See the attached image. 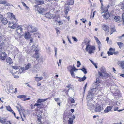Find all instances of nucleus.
<instances>
[{
    "label": "nucleus",
    "instance_id": "21",
    "mask_svg": "<svg viewBox=\"0 0 124 124\" xmlns=\"http://www.w3.org/2000/svg\"><path fill=\"white\" fill-rule=\"evenodd\" d=\"M94 108L93 105L91 103H89L88 105L89 109L91 110L92 111Z\"/></svg>",
    "mask_w": 124,
    "mask_h": 124
},
{
    "label": "nucleus",
    "instance_id": "58",
    "mask_svg": "<svg viewBox=\"0 0 124 124\" xmlns=\"http://www.w3.org/2000/svg\"><path fill=\"white\" fill-rule=\"evenodd\" d=\"M94 37L96 41L97 42H98V41H99V40L98 39V38L97 37H96L95 36H94Z\"/></svg>",
    "mask_w": 124,
    "mask_h": 124
},
{
    "label": "nucleus",
    "instance_id": "45",
    "mask_svg": "<svg viewBox=\"0 0 124 124\" xmlns=\"http://www.w3.org/2000/svg\"><path fill=\"white\" fill-rule=\"evenodd\" d=\"M11 73L13 75L14 78H19V76L17 75H14L13 74L14 73L13 72H11Z\"/></svg>",
    "mask_w": 124,
    "mask_h": 124
},
{
    "label": "nucleus",
    "instance_id": "22",
    "mask_svg": "<svg viewBox=\"0 0 124 124\" xmlns=\"http://www.w3.org/2000/svg\"><path fill=\"white\" fill-rule=\"evenodd\" d=\"M75 67L74 66L73 67L72 66L70 65L68 67H67V69L69 71H71V70H73L74 69H75Z\"/></svg>",
    "mask_w": 124,
    "mask_h": 124
},
{
    "label": "nucleus",
    "instance_id": "24",
    "mask_svg": "<svg viewBox=\"0 0 124 124\" xmlns=\"http://www.w3.org/2000/svg\"><path fill=\"white\" fill-rule=\"evenodd\" d=\"M93 95L92 93L89 92L87 96V99H89L90 100H91L93 98Z\"/></svg>",
    "mask_w": 124,
    "mask_h": 124
},
{
    "label": "nucleus",
    "instance_id": "63",
    "mask_svg": "<svg viewBox=\"0 0 124 124\" xmlns=\"http://www.w3.org/2000/svg\"><path fill=\"white\" fill-rule=\"evenodd\" d=\"M99 78H97L96 79V83H99Z\"/></svg>",
    "mask_w": 124,
    "mask_h": 124
},
{
    "label": "nucleus",
    "instance_id": "36",
    "mask_svg": "<svg viewBox=\"0 0 124 124\" xmlns=\"http://www.w3.org/2000/svg\"><path fill=\"white\" fill-rule=\"evenodd\" d=\"M34 68L36 69L39 70V65L37 64L34 65Z\"/></svg>",
    "mask_w": 124,
    "mask_h": 124
},
{
    "label": "nucleus",
    "instance_id": "55",
    "mask_svg": "<svg viewBox=\"0 0 124 124\" xmlns=\"http://www.w3.org/2000/svg\"><path fill=\"white\" fill-rule=\"evenodd\" d=\"M6 2L4 0H0V4H5Z\"/></svg>",
    "mask_w": 124,
    "mask_h": 124
},
{
    "label": "nucleus",
    "instance_id": "23",
    "mask_svg": "<svg viewBox=\"0 0 124 124\" xmlns=\"http://www.w3.org/2000/svg\"><path fill=\"white\" fill-rule=\"evenodd\" d=\"M48 98H47L44 99H39L37 100V102L38 103H41L45 101Z\"/></svg>",
    "mask_w": 124,
    "mask_h": 124
},
{
    "label": "nucleus",
    "instance_id": "61",
    "mask_svg": "<svg viewBox=\"0 0 124 124\" xmlns=\"http://www.w3.org/2000/svg\"><path fill=\"white\" fill-rule=\"evenodd\" d=\"M118 53V51H116V52H114L113 54H114L115 55H117Z\"/></svg>",
    "mask_w": 124,
    "mask_h": 124
},
{
    "label": "nucleus",
    "instance_id": "41",
    "mask_svg": "<svg viewBox=\"0 0 124 124\" xmlns=\"http://www.w3.org/2000/svg\"><path fill=\"white\" fill-rule=\"evenodd\" d=\"M80 70L82 71L85 74H86L87 73L86 70L85 68H83L82 69Z\"/></svg>",
    "mask_w": 124,
    "mask_h": 124
},
{
    "label": "nucleus",
    "instance_id": "44",
    "mask_svg": "<svg viewBox=\"0 0 124 124\" xmlns=\"http://www.w3.org/2000/svg\"><path fill=\"white\" fill-rule=\"evenodd\" d=\"M6 108L7 110L9 111H10L12 109L11 108V107L9 106H6Z\"/></svg>",
    "mask_w": 124,
    "mask_h": 124
},
{
    "label": "nucleus",
    "instance_id": "14",
    "mask_svg": "<svg viewBox=\"0 0 124 124\" xmlns=\"http://www.w3.org/2000/svg\"><path fill=\"white\" fill-rule=\"evenodd\" d=\"M97 91V89L96 88H91L89 90V92L93 95Z\"/></svg>",
    "mask_w": 124,
    "mask_h": 124
},
{
    "label": "nucleus",
    "instance_id": "5",
    "mask_svg": "<svg viewBox=\"0 0 124 124\" xmlns=\"http://www.w3.org/2000/svg\"><path fill=\"white\" fill-rule=\"evenodd\" d=\"M15 21H10L9 22V27L12 29L16 28L18 26L17 23Z\"/></svg>",
    "mask_w": 124,
    "mask_h": 124
},
{
    "label": "nucleus",
    "instance_id": "4",
    "mask_svg": "<svg viewBox=\"0 0 124 124\" xmlns=\"http://www.w3.org/2000/svg\"><path fill=\"white\" fill-rule=\"evenodd\" d=\"M28 31L30 32H33L37 31V29L36 27L32 25H28L27 27Z\"/></svg>",
    "mask_w": 124,
    "mask_h": 124
},
{
    "label": "nucleus",
    "instance_id": "7",
    "mask_svg": "<svg viewBox=\"0 0 124 124\" xmlns=\"http://www.w3.org/2000/svg\"><path fill=\"white\" fill-rule=\"evenodd\" d=\"M103 109V107L99 105H96L95 107L94 111L95 112H100Z\"/></svg>",
    "mask_w": 124,
    "mask_h": 124
},
{
    "label": "nucleus",
    "instance_id": "2",
    "mask_svg": "<svg viewBox=\"0 0 124 124\" xmlns=\"http://www.w3.org/2000/svg\"><path fill=\"white\" fill-rule=\"evenodd\" d=\"M87 51L88 52L89 54L94 53L95 50V47L94 46L89 45H87L86 48Z\"/></svg>",
    "mask_w": 124,
    "mask_h": 124
},
{
    "label": "nucleus",
    "instance_id": "19",
    "mask_svg": "<svg viewBox=\"0 0 124 124\" xmlns=\"http://www.w3.org/2000/svg\"><path fill=\"white\" fill-rule=\"evenodd\" d=\"M6 61L9 64L12 63V60L9 57H8L6 59Z\"/></svg>",
    "mask_w": 124,
    "mask_h": 124
},
{
    "label": "nucleus",
    "instance_id": "53",
    "mask_svg": "<svg viewBox=\"0 0 124 124\" xmlns=\"http://www.w3.org/2000/svg\"><path fill=\"white\" fill-rule=\"evenodd\" d=\"M16 29H18V30H22V29H23L21 27V26H20L19 25H18L16 27Z\"/></svg>",
    "mask_w": 124,
    "mask_h": 124
},
{
    "label": "nucleus",
    "instance_id": "46",
    "mask_svg": "<svg viewBox=\"0 0 124 124\" xmlns=\"http://www.w3.org/2000/svg\"><path fill=\"white\" fill-rule=\"evenodd\" d=\"M41 105V104H39L36 103L34 105V106H37V107L38 108H40L41 107V106H40V105Z\"/></svg>",
    "mask_w": 124,
    "mask_h": 124
},
{
    "label": "nucleus",
    "instance_id": "64",
    "mask_svg": "<svg viewBox=\"0 0 124 124\" xmlns=\"http://www.w3.org/2000/svg\"><path fill=\"white\" fill-rule=\"evenodd\" d=\"M122 20H124V13H123L122 16Z\"/></svg>",
    "mask_w": 124,
    "mask_h": 124
},
{
    "label": "nucleus",
    "instance_id": "1",
    "mask_svg": "<svg viewBox=\"0 0 124 124\" xmlns=\"http://www.w3.org/2000/svg\"><path fill=\"white\" fill-rule=\"evenodd\" d=\"M100 71H98V75L99 77H106L108 76V74L105 70V68L103 67L101 68Z\"/></svg>",
    "mask_w": 124,
    "mask_h": 124
},
{
    "label": "nucleus",
    "instance_id": "29",
    "mask_svg": "<svg viewBox=\"0 0 124 124\" xmlns=\"http://www.w3.org/2000/svg\"><path fill=\"white\" fill-rule=\"evenodd\" d=\"M68 5H72L74 3V0H67Z\"/></svg>",
    "mask_w": 124,
    "mask_h": 124
},
{
    "label": "nucleus",
    "instance_id": "42",
    "mask_svg": "<svg viewBox=\"0 0 124 124\" xmlns=\"http://www.w3.org/2000/svg\"><path fill=\"white\" fill-rule=\"evenodd\" d=\"M23 29H22V30H18V29H16V30L17 31V33H18L19 35H20V33L22 32L23 31Z\"/></svg>",
    "mask_w": 124,
    "mask_h": 124
},
{
    "label": "nucleus",
    "instance_id": "10",
    "mask_svg": "<svg viewBox=\"0 0 124 124\" xmlns=\"http://www.w3.org/2000/svg\"><path fill=\"white\" fill-rule=\"evenodd\" d=\"M25 68L24 67L20 68V69H19L18 70L16 71V72H14V73L15 74H16L17 72H18V73H19L18 71H19L20 73H24L25 72Z\"/></svg>",
    "mask_w": 124,
    "mask_h": 124
},
{
    "label": "nucleus",
    "instance_id": "31",
    "mask_svg": "<svg viewBox=\"0 0 124 124\" xmlns=\"http://www.w3.org/2000/svg\"><path fill=\"white\" fill-rule=\"evenodd\" d=\"M33 57L36 58V59L38 60L39 58V57L38 54L37 53H36L35 54L33 55Z\"/></svg>",
    "mask_w": 124,
    "mask_h": 124
},
{
    "label": "nucleus",
    "instance_id": "8",
    "mask_svg": "<svg viewBox=\"0 0 124 124\" xmlns=\"http://www.w3.org/2000/svg\"><path fill=\"white\" fill-rule=\"evenodd\" d=\"M7 56V54L5 53L1 52L0 56V60H4Z\"/></svg>",
    "mask_w": 124,
    "mask_h": 124
},
{
    "label": "nucleus",
    "instance_id": "57",
    "mask_svg": "<svg viewBox=\"0 0 124 124\" xmlns=\"http://www.w3.org/2000/svg\"><path fill=\"white\" fill-rule=\"evenodd\" d=\"M38 120L39 122H38V123L40 124L41 123V118L40 117L38 118Z\"/></svg>",
    "mask_w": 124,
    "mask_h": 124
},
{
    "label": "nucleus",
    "instance_id": "43",
    "mask_svg": "<svg viewBox=\"0 0 124 124\" xmlns=\"http://www.w3.org/2000/svg\"><path fill=\"white\" fill-rule=\"evenodd\" d=\"M3 45V40H1V41H0V48H1Z\"/></svg>",
    "mask_w": 124,
    "mask_h": 124
},
{
    "label": "nucleus",
    "instance_id": "18",
    "mask_svg": "<svg viewBox=\"0 0 124 124\" xmlns=\"http://www.w3.org/2000/svg\"><path fill=\"white\" fill-rule=\"evenodd\" d=\"M112 108L111 107L109 106L107 107L104 110V112L105 113H108L110 111Z\"/></svg>",
    "mask_w": 124,
    "mask_h": 124
},
{
    "label": "nucleus",
    "instance_id": "20",
    "mask_svg": "<svg viewBox=\"0 0 124 124\" xmlns=\"http://www.w3.org/2000/svg\"><path fill=\"white\" fill-rule=\"evenodd\" d=\"M29 31L27 32H26L24 35V38L26 39H29L31 37V35L29 33Z\"/></svg>",
    "mask_w": 124,
    "mask_h": 124
},
{
    "label": "nucleus",
    "instance_id": "47",
    "mask_svg": "<svg viewBox=\"0 0 124 124\" xmlns=\"http://www.w3.org/2000/svg\"><path fill=\"white\" fill-rule=\"evenodd\" d=\"M69 100L71 103H74L75 101L73 98H70Z\"/></svg>",
    "mask_w": 124,
    "mask_h": 124
},
{
    "label": "nucleus",
    "instance_id": "32",
    "mask_svg": "<svg viewBox=\"0 0 124 124\" xmlns=\"http://www.w3.org/2000/svg\"><path fill=\"white\" fill-rule=\"evenodd\" d=\"M31 66V64L30 63H29L26 66L25 68H24L25 70H28L30 67Z\"/></svg>",
    "mask_w": 124,
    "mask_h": 124
},
{
    "label": "nucleus",
    "instance_id": "37",
    "mask_svg": "<svg viewBox=\"0 0 124 124\" xmlns=\"http://www.w3.org/2000/svg\"><path fill=\"white\" fill-rule=\"evenodd\" d=\"M32 50L33 51H35L36 52L37 51V49L36 46H33Z\"/></svg>",
    "mask_w": 124,
    "mask_h": 124
},
{
    "label": "nucleus",
    "instance_id": "33",
    "mask_svg": "<svg viewBox=\"0 0 124 124\" xmlns=\"http://www.w3.org/2000/svg\"><path fill=\"white\" fill-rule=\"evenodd\" d=\"M116 29L114 28H110V35H111L113 32L116 31Z\"/></svg>",
    "mask_w": 124,
    "mask_h": 124
},
{
    "label": "nucleus",
    "instance_id": "51",
    "mask_svg": "<svg viewBox=\"0 0 124 124\" xmlns=\"http://www.w3.org/2000/svg\"><path fill=\"white\" fill-rule=\"evenodd\" d=\"M121 9H124L123 10L124 12V2H123V4L122 5L121 7Z\"/></svg>",
    "mask_w": 124,
    "mask_h": 124
},
{
    "label": "nucleus",
    "instance_id": "27",
    "mask_svg": "<svg viewBox=\"0 0 124 124\" xmlns=\"http://www.w3.org/2000/svg\"><path fill=\"white\" fill-rule=\"evenodd\" d=\"M37 75L35 77V80L36 81H38L41 80L43 78L42 77H37Z\"/></svg>",
    "mask_w": 124,
    "mask_h": 124
},
{
    "label": "nucleus",
    "instance_id": "52",
    "mask_svg": "<svg viewBox=\"0 0 124 124\" xmlns=\"http://www.w3.org/2000/svg\"><path fill=\"white\" fill-rule=\"evenodd\" d=\"M80 20L82 21V22L84 23H85V22L87 21V20L86 19H84L83 18L81 19Z\"/></svg>",
    "mask_w": 124,
    "mask_h": 124
},
{
    "label": "nucleus",
    "instance_id": "38",
    "mask_svg": "<svg viewBox=\"0 0 124 124\" xmlns=\"http://www.w3.org/2000/svg\"><path fill=\"white\" fill-rule=\"evenodd\" d=\"M38 11L40 13H42L43 12V9H42V7H38Z\"/></svg>",
    "mask_w": 124,
    "mask_h": 124
},
{
    "label": "nucleus",
    "instance_id": "3",
    "mask_svg": "<svg viewBox=\"0 0 124 124\" xmlns=\"http://www.w3.org/2000/svg\"><path fill=\"white\" fill-rule=\"evenodd\" d=\"M6 86L8 92L9 93H12L13 92L12 90L14 89L11 84L9 82H8L6 83Z\"/></svg>",
    "mask_w": 124,
    "mask_h": 124
},
{
    "label": "nucleus",
    "instance_id": "25",
    "mask_svg": "<svg viewBox=\"0 0 124 124\" xmlns=\"http://www.w3.org/2000/svg\"><path fill=\"white\" fill-rule=\"evenodd\" d=\"M2 23L4 24H6L8 22V21L5 18H4L2 19L1 20Z\"/></svg>",
    "mask_w": 124,
    "mask_h": 124
},
{
    "label": "nucleus",
    "instance_id": "13",
    "mask_svg": "<svg viewBox=\"0 0 124 124\" xmlns=\"http://www.w3.org/2000/svg\"><path fill=\"white\" fill-rule=\"evenodd\" d=\"M115 51V49H113L112 48H110L109 50V51H108L107 53L108 56L113 55Z\"/></svg>",
    "mask_w": 124,
    "mask_h": 124
},
{
    "label": "nucleus",
    "instance_id": "15",
    "mask_svg": "<svg viewBox=\"0 0 124 124\" xmlns=\"http://www.w3.org/2000/svg\"><path fill=\"white\" fill-rule=\"evenodd\" d=\"M103 29L105 31H109V28L107 25L103 24L102 26Z\"/></svg>",
    "mask_w": 124,
    "mask_h": 124
},
{
    "label": "nucleus",
    "instance_id": "60",
    "mask_svg": "<svg viewBox=\"0 0 124 124\" xmlns=\"http://www.w3.org/2000/svg\"><path fill=\"white\" fill-rule=\"evenodd\" d=\"M3 37V36L2 35H0V41H1V40H3H3L2 39L3 38L2 37Z\"/></svg>",
    "mask_w": 124,
    "mask_h": 124
},
{
    "label": "nucleus",
    "instance_id": "26",
    "mask_svg": "<svg viewBox=\"0 0 124 124\" xmlns=\"http://www.w3.org/2000/svg\"><path fill=\"white\" fill-rule=\"evenodd\" d=\"M117 44L119 46L120 48L121 49L123 48L124 46V44L121 42H117Z\"/></svg>",
    "mask_w": 124,
    "mask_h": 124
},
{
    "label": "nucleus",
    "instance_id": "50",
    "mask_svg": "<svg viewBox=\"0 0 124 124\" xmlns=\"http://www.w3.org/2000/svg\"><path fill=\"white\" fill-rule=\"evenodd\" d=\"M54 100L55 101L57 102H60V100L59 98H54Z\"/></svg>",
    "mask_w": 124,
    "mask_h": 124
},
{
    "label": "nucleus",
    "instance_id": "28",
    "mask_svg": "<svg viewBox=\"0 0 124 124\" xmlns=\"http://www.w3.org/2000/svg\"><path fill=\"white\" fill-rule=\"evenodd\" d=\"M110 15L108 13H106L104 14L103 15V17L104 18L108 19L110 17Z\"/></svg>",
    "mask_w": 124,
    "mask_h": 124
},
{
    "label": "nucleus",
    "instance_id": "12",
    "mask_svg": "<svg viewBox=\"0 0 124 124\" xmlns=\"http://www.w3.org/2000/svg\"><path fill=\"white\" fill-rule=\"evenodd\" d=\"M18 111L20 116H21V115H22V114L23 117H25V110L24 109H23L22 108H21L19 110H18Z\"/></svg>",
    "mask_w": 124,
    "mask_h": 124
},
{
    "label": "nucleus",
    "instance_id": "9",
    "mask_svg": "<svg viewBox=\"0 0 124 124\" xmlns=\"http://www.w3.org/2000/svg\"><path fill=\"white\" fill-rule=\"evenodd\" d=\"M0 122L3 124H11L10 121H7L6 120V119L1 118L0 120Z\"/></svg>",
    "mask_w": 124,
    "mask_h": 124
},
{
    "label": "nucleus",
    "instance_id": "6",
    "mask_svg": "<svg viewBox=\"0 0 124 124\" xmlns=\"http://www.w3.org/2000/svg\"><path fill=\"white\" fill-rule=\"evenodd\" d=\"M7 17L10 18L11 20H13V21H15L16 22H17V20H16L15 18V16L13 14V13L10 12L8 13H7Z\"/></svg>",
    "mask_w": 124,
    "mask_h": 124
},
{
    "label": "nucleus",
    "instance_id": "49",
    "mask_svg": "<svg viewBox=\"0 0 124 124\" xmlns=\"http://www.w3.org/2000/svg\"><path fill=\"white\" fill-rule=\"evenodd\" d=\"M54 51L55 52V56L56 57L57 56V48L56 47H55L54 48Z\"/></svg>",
    "mask_w": 124,
    "mask_h": 124
},
{
    "label": "nucleus",
    "instance_id": "40",
    "mask_svg": "<svg viewBox=\"0 0 124 124\" xmlns=\"http://www.w3.org/2000/svg\"><path fill=\"white\" fill-rule=\"evenodd\" d=\"M97 43L98 45V47L99 49V50H100L101 48V42L100 41H98V42H97Z\"/></svg>",
    "mask_w": 124,
    "mask_h": 124
},
{
    "label": "nucleus",
    "instance_id": "11",
    "mask_svg": "<svg viewBox=\"0 0 124 124\" xmlns=\"http://www.w3.org/2000/svg\"><path fill=\"white\" fill-rule=\"evenodd\" d=\"M78 70V69L75 68V69H74V70H71V71H70V73L72 77L75 78H79L77 76H75V74L74 72H75L76 73V71L77 70Z\"/></svg>",
    "mask_w": 124,
    "mask_h": 124
},
{
    "label": "nucleus",
    "instance_id": "48",
    "mask_svg": "<svg viewBox=\"0 0 124 124\" xmlns=\"http://www.w3.org/2000/svg\"><path fill=\"white\" fill-rule=\"evenodd\" d=\"M118 107H117L116 108H114V111H116L117 110V111L118 112H120L122 111V110H118Z\"/></svg>",
    "mask_w": 124,
    "mask_h": 124
},
{
    "label": "nucleus",
    "instance_id": "17",
    "mask_svg": "<svg viewBox=\"0 0 124 124\" xmlns=\"http://www.w3.org/2000/svg\"><path fill=\"white\" fill-rule=\"evenodd\" d=\"M45 16L48 18H51L53 16V15L51 14L50 12H48L46 14Z\"/></svg>",
    "mask_w": 124,
    "mask_h": 124
},
{
    "label": "nucleus",
    "instance_id": "62",
    "mask_svg": "<svg viewBox=\"0 0 124 124\" xmlns=\"http://www.w3.org/2000/svg\"><path fill=\"white\" fill-rule=\"evenodd\" d=\"M121 66L122 68H124V62H123L121 63Z\"/></svg>",
    "mask_w": 124,
    "mask_h": 124
},
{
    "label": "nucleus",
    "instance_id": "34",
    "mask_svg": "<svg viewBox=\"0 0 124 124\" xmlns=\"http://www.w3.org/2000/svg\"><path fill=\"white\" fill-rule=\"evenodd\" d=\"M17 97L20 99L24 98L26 97V96L24 95H19L17 96Z\"/></svg>",
    "mask_w": 124,
    "mask_h": 124
},
{
    "label": "nucleus",
    "instance_id": "54",
    "mask_svg": "<svg viewBox=\"0 0 124 124\" xmlns=\"http://www.w3.org/2000/svg\"><path fill=\"white\" fill-rule=\"evenodd\" d=\"M78 65H77V67H79L81 65V63L79 61H78L77 62Z\"/></svg>",
    "mask_w": 124,
    "mask_h": 124
},
{
    "label": "nucleus",
    "instance_id": "59",
    "mask_svg": "<svg viewBox=\"0 0 124 124\" xmlns=\"http://www.w3.org/2000/svg\"><path fill=\"white\" fill-rule=\"evenodd\" d=\"M44 1H39V3L40 4H42L44 3Z\"/></svg>",
    "mask_w": 124,
    "mask_h": 124
},
{
    "label": "nucleus",
    "instance_id": "16",
    "mask_svg": "<svg viewBox=\"0 0 124 124\" xmlns=\"http://www.w3.org/2000/svg\"><path fill=\"white\" fill-rule=\"evenodd\" d=\"M113 18L115 20L116 22H121V17L118 16H114L113 17Z\"/></svg>",
    "mask_w": 124,
    "mask_h": 124
},
{
    "label": "nucleus",
    "instance_id": "35",
    "mask_svg": "<svg viewBox=\"0 0 124 124\" xmlns=\"http://www.w3.org/2000/svg\"><path fill=\"white\" fill-rule=\"evenodd\" d=\"M73 121L72 119L70 118L68 120V124H73Z\"/></svg>",
    "mask_w": 124,
    "mask_h": 124
},
{
    "label": "nucleus",
    "instance_id": "30",
    "mask_svg": "<svg viewBox=\"0 0 124 124\" xmlns=\"http://www.w3.org/2000/svg\"><path fill=\"white\" fill-rule=\"evenodd\" d=\"M19 67H18V66H12V68L14 69L12 71V72H13L14 73V72H15V70H18L19 69Z\"/></svg>",
    "mask_w": 124,
    "mask_h": 124
},
{
    "label": "nucleus",
    "instance_id": "56",
    "mask_svg": "<svg viewBox=\"0 0 124 124\" xmlns=\"http://www.w3.org/2000/svg\"><path fill=\"white\" fill-rule=\"evenodd\" d=\"M72 38L73 39L74 41L76 42L78 40L76 37H72Z\"/></svg>",
    "mask_w": 124,
    "mask_h": 124
},
{
    "label": "nucleus",
    "instance_id": "39",
    "mask_svg": "<svg viewBox=\"0 0 124 124\" xmlns=\"http://www.w3.org/2000/svg\"><path fill=\"white\" fill-rule=\"evenodd\" d=\"M86 78V77L85 76H84V77L82 78H80V79L78 80L80 82L81 81H84L85 80Z\"/></svg>",
    "mask_w": 124,
    "mask_h": 124
}]
</instances>
